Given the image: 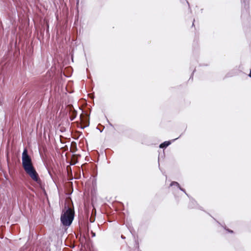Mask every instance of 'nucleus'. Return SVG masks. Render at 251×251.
<instances>
[{
  "label": "nucleus",
  "instance_id": "f257e3e1",
  "mask_svg": "<svg viewBox=\"0 0 251 251\" xmlns=\"http://www.w3.org/2000/svg\"><path fill=\"white\" fill-rule=\"evenodd\" d=\"M22 159L23 167L25 172L34 181L38 182L40 180V178L32 165L31 159L28 155L26 149H24L23 152Z\"/></svg>",
  "mask_w": 251,
  "mask_h": 251
},
{
  "label": "nucleus",
  "instance_id": "f03ea898",
  "mask_svg": "<svg viewBox=\"0 0 251 251\" xmlns=\"http://www.w3.org/2000/svg\"><path fill=\"white\" fill-rule=\"evenodd\" d=\"M74 218V211L68 208L66 211L62 213L61 215L60 220L62 224L65 226H69Z\"/></svg>",
  "mask_w": 251,
  "mask_h": 251
},
{
  "label": "nucleus",
  "instance_id": "7ed1b4c3",
  "mask_svg": "<svg viewBox=\"0 0 251 251\" xmlns=\"http://www.w3.org/2000/svg\"><path fill=\"white\" fill-rule=\"evenodd\" d=\"M173 185L177 186L181 191H182L184 192V193L187 195V194L186 193V192H185V191L184 189H183V188H181V187H180L179 184H178V182H176V181H173V182H172L170 184V186H173Z\"/></svg>",
  "mask_w": 251,
  "mask_h": 251
},
{
  "label": "nucleus",
  "instance_id": "20e7f679",
  "mask_svg": "<svg viewBox=\"0 0 251 251\" xmlns=\"http://www.w3.org/2000/svg\"><path fill=\"white\" fill-rule=\"evenodd\" d=\"M171 142L170 141H165L164 143L161 144L159 146L160 148H166L169 145L171 144Z\"/></svg>",
  "mask_w": 251,
  "mask_h": 251
},
{
  "label": "nucleus",
  "instance_id": "39448f33",
  "mask_svg": "<svg viewBox=\"0 0 251 251\" xmlns=\"http://www.w3.org/2000/svg\"><path fill=\"white\" fill-rule=\"evenodd\" d=\"M91 233H92V237H95V233L94 232L92 231Z\"/></svg>",
  "mask_w": 251,
  "mask_h": 251
},
{
  "label": "nucleus",
  "instance_id": "423d86ee",
  "mask_svg": "<svg viewBox=\"0 0 251 251\" xmlns=\"http://www.w3.org/2000/svg\"><path fill=\"white\" fill-rule=\"evenodd\" d=\"M249 76L251 77V70H250V74L249 75Z\"/></svg>",
  "mask_w": 251,
  "mask_h": 251
},
{
  "label": "nucleus",
  "instance_id": "0eeeda50",
  "mask_svg": "<svg viewBox=\"0 0 251 251\" xmlns=\"http://www.w3.org/2000/svg\"><path fill=\"white\" fill-rule=\"evenodd\" d=\"M228 231H229V232H232V231H230V230H228Z\"/></svg>",
  "mask_w": 251,
  "mask_h": 251
}]
</instances>
